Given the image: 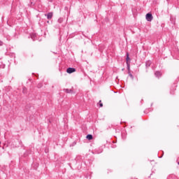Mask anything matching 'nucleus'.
<instances>
[{
    "instance_id": "f257e3e1",
    "label": "nucleus",
    "mask_w": 179,
    "mask_h": 179,
    "mask_svg": "<svg viewBox=\"0 0 179 179\" xmlns=\"http://www.w3.org/2000/svg\"><path fill=\"white\" fill-rule=\"evenodd\" d=\"M145 19L148 22H152L153 20V15L151 13H147L145 15Z\"/></svg>"
},
{
    "instance_id": "f03ea898",
    "label": "nucleus",
    "mask_w": 179,
    "mask_h": 179,
    "mask_svg": "<svg viewBox=\"0 0 179 179\" xmlns=\"http://www.w3.org/2000/svg\"><path fill=\"white\" fill-rule=\"evenodd\" d=\"M66 72L67 73H73V72H76V69L75 68H68Z\"/></svg>"
},
{
    "instance_id": "7ed1b4c3",
    "label": "nucleus",
    "mask_w": 179,
    "mask_h": 179,
    "mask_svg": "<svg viewBox=\"0 0 179 179\" xmlns=\"http://www.w3.org/2000/svg\"><path fill=\"white\" fill-rule=\"evenodd\" d=\"M129 61H131V59L129 58V53H127V58H126L127 64H129Z\"/></svg>"
},
{
    "instance_id": "20e7f679",
    "label": "nucleus",
    "mask_w": 179,
    "mask_h": 179,
    "mask_svg": "<svg viewBox=\"0 0 179 179\" xmlns=\"http://www.w3.org/2000/svg\"><path fill=\"white\" fill-rule=\"evenodd\" d=\"M52 16H53V13H48L47 18L48 19H52Z\"/></svg>"
},
{
    "instance_id": "39448f33",
    "label": "nucleus",
    "mask_w": 179,
    "mask_h": 179,
    "mask_svg": "<svg viewBox=\"0 0 179 179\" xmlns=\"http://www.w3.org/2000/svg\"><path fill=\"white\" fill-rule=\"evenodd\" d=\"M86 138L88 139V141H92V139H93V136L92 134H88Z\"/></svg>"
},
{
    "instance_id": "423d86ee",
    "label": "nucleus",
    "mask_w": 179,
    "mask_h": 179,
    "mask_svg": "<svg viewBox=\"0 0 179 179\" xmlns=\"http://www.w3.org/2000/svg\"><path fill=\"white\" fill-rule=\"evenodd\" d=\"M127 69H128V72H131V66L129 63H127Z\"/></svg>"
},
{
    "instance_id": "0eeeda50",
    "label": "nucleus",
    "mask_w": 179,
    "mask_h": 179,
    "mask_svg": "<svg viewBox=\"0 0 179 179\" xmlns=\"http://www.w3.org/2000/svg\"><path fill=\"white\" fill-rule=\"evenodd\" d=\"M128 75L131 79H134V76L132 75V73H131V72H128Z\"/></svg>"
},
{
    "instance_id": "6e6552de",
    "label": "nucleus",
    "mask_w": 179,
    "mask_h": 179,
    "mask_svg": "<svg viewBox=\"0 0 179 179\" xmlns=\"http://www.w3.org/2000/svg\"><path fill=\"white\" fill-rule=\"evenodd\" d=\"M66 93H72V90H66Z\"/></svg>"
},
{
    "instance_id": "1a4fd4ad",
    "label": "nucleus",
    "mask_w": 179,
    "mask_h": 179,
    "mask_svg": "<svg viewBox=\"0 0 179 179\" xmlns=\"http://www.w3.org/2000/svg\"><path fill=\"white\" fill-rule=\"evenodd\" d=\"M99 106L103 107V103H101V101H99Z\"/></svg>"
},
{
    "instance_id": "9d476101",
    "label": "nucleus",
    "mask_w": 179,
    "mask_h": 179,
    "mask_svg": "<svg viewBox=\"0 0 179 179\" xmlns=\"http://www.w3.org/2000/svg\"><path fill=\"white\" fill-rule=\"evenodd\" d=\"M3 45V42H2L1 41H0V46Z\"/></svg>"
},
{
    "instance_id": "9b49d317",
    "label": "nucleus",
    "mask_w": 179,
    "mask_h": 179,
    "mask_svg": "<svg viewBox=\"0 0 179 179\" xmlns=\"http://www.w3.org/2000/svg\"><path fill=\"white\" fill-rule=\"evenodd\" d=\"M0 145H1V141H0Z\"/></svg>"
}]
</instances>
